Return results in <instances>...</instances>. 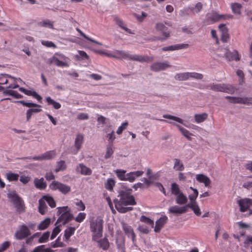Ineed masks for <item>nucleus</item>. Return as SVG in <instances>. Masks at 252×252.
I'll use <instances>...</instances> for the list:
<instances>
[{"label": "nucleus", "instance_id": "1", "mask_svg": "<svg viewBox=\"0 0 252 252\" xmlns=\"http://www.w3.org/2000/svg\"><path fill=\"white\" fill-rule=\"evenodd\" d=\"M131 189H124L120 191L118 197L119 200L115 201V206L117 210L122 213H126L132 209L131 207H126L127 205H134L136 202L133 195L131 194Z\"/></svg>", "mask_w": 252, "mask_h": 252}, {"label": "nucleus", "instance_id": "2", "mask_svg": "<svg viewBox=\"0 0 252 252\" xmlns=\"http://www.w3.org/2000/svg\"><path fill=\"white\" fill-rule=\"evenodd\" d=\"M114 58L118 60H129L134 61H137L141 63H148L152 61V59L145 56H141L139 55H130L129 52L124 50H115Z\"/></svg>", "mask_w": 252, "mask_h": 252}, {"label": "nucleus", "instance_id": "3", "mask_svg": "<svg viewBox=\"0 0 252 252\" xmlns=\"http://www.w3.org/2000/svg\"><path fill=\"white\" fill-rule=\"evenodd\" d=\"M49 65L54 64L58 67H67L69 66L70 60L63 54L56 53L46 62Z\"/></svg>", "mask_w": 252, "mask_h": 252}, {"label": "nucleus", "instance_id": "4", "mask_svg": "<svg viewBox=\"0 0 252 252\" xmlns=\"http://www.w3.org/2000/svg\"><path fill=\"white\" fill-rule=\"evenodd\" d=\"M57 209V214L60 216V217L58 219L55 225L59 223H62V224L65 225L66 223L73 219V215L70 213V209L67 206L59 207Z\"/></svg>", "mask_w": 252, "mask_h": 252}, {"label": "nucleus", "instance_id": "5", "mask_svg": "<svg viewBox=\"0 0 252 252\" xmlns=\"http://www.w3.org/2000/svg\"><path fill=\"white\" fill-rule=\"evenodd\" d=\"M103 220L100 217L93 219L90 222V229L94 233L93 240L97 241L102 235Z\"/></svg>", "mask_w": 252, "mask_h": 252}, {"label": "nucleus", "instance_id": "6", "mask_svg": "<svg viewBox=\"0 0 252 252\" xmlns=\"http://www.w3.org/2000/svg\"><path fill=\"white\" fill-rule=\"evenodd\" d=\"M207 88L215 92H220L233 94L236 91V89L232 85L225 83H215L210 84Z\"/></svg>", "mask_w": 252, "mask_h": 252}, {"label": "nucleus", "instance_id": "7", "mask_svg": "<svg viewBox=\"0 0 252 252\" xmlns=\"http://www.w3.org/2000/svg\"><path fill=\"white\" fill-rule=\"evenodd\" d=\"M219 51H220V53H217V55L220 57H224L229 61H238L240 60L238 53L236 50L233 52H230L226 48H221Z\"/></svg>", "mask_w": 252, "mask_h": 252}, {"label": "nucleus", "instance_id": "8", "mask_svg": "<svg viewBox=\"0 0 252 252\" xmlns=\"http://www.w3.org/2000/svg\"><path fill=\"white\" fill-rule=\"evenodd\" d=\"M49 187L52 190H59L64 194L68 193L71 190V188L69 186L56 181H53L50 185Z\"/></svg>", "mask_w": 252, "mask_h": 252}, {"label": "nucleus", "instance_id": "9", "mask_svg": "<svg viewBox=\"0 0 252 252\" xmlns=\"http://www.w3.org/2000/svg\"><path fill=\"white\" fill-rule=\"evenodd\" d=\"M156 29L157 31L160 32L162 35V37H158L156 38V40L164 41L168 38L170 36V32L166 27L162 23H158L156 24Z\"/></svg>", "mask_w": 252, "mask_h": 252}, {"label": "nucleus", "instance_id": "10", "mask_svg": "<svg viewBox=\"0 0 252 252\" xmlns=\"http://www.w3.org/2000/svg\"><path fill=\"white\" fill-rule=\"evenodd\" d=\"M171 67V65L168 61L156 62L150 65V69L154 72H159L165 70Z\"/></svg>", "mask_w": 252, "mask_h": 252}, {"label": "nucleus", "instance_id": "11", "mask_svg": "<svg viewBox=\"0 0 252 252\" xmlns=\"http://www.w3.org/2000/svg\"><path fill=\"white\" fill-rule=\"evenodd\" d=\"M31 234V233L28 226L25 224H23L20 226V229L15 232L14 237L16 239L22 240Z\"/></svg>", "mask_w": 252, "mask_h": 252}, {"label": "nucleus", "instance_id": "12", "mask_svg": "<svg viewBox=\"0 0 252 252\" xmlns=\"http://www.w3.org/2000/svg\"><path fill=\"white\" fill-rule=\"evenodd\" d=\"M251 199L244 198L238 200L237 203L240 207V211L242 212L247 211L251 207Z\"/></svg>", "mask_w": 252, "mask_h": 252}, {"label": "nucleus", "instance_id": "13", "mask_svg": "<svg viewBox=\"0 0 252 252\" xmlns=\"http://www.w3.org/2000/svg\"><path fill=\"white\" fill-rule=\"evenodd\" d=\"M15 102L19 103L23 105L28 107H33L34 108L30 109V110L33 113H37L38 112H40L42 111V109L40 108L41 107V106L40 105H38L36 103H32V102H25L24 100H20V101H15Z\"/></svg>", "mask_w": 252, "mask_h": 252}, {"label": "nucleus", "instance_id": "14", "mask_svg": "<svg viewBox=\"0 0 252 252\" xmlns=\"http://www.w3.org/2000/svg\"><path fill=\"white\" fill-rule=\"evenodd\" d=\"M163 117L165 119L172 120L175 122H178L179 123L182 124L184 125L185 126L190 128H193L194 129H197L199 127L197 126L194 125H190L189 126H187L184 123V121L180 118L174 116L170 115L169 114H164L163 115Z\"/></svg>", "mask_w": 252, "mask_h": 252}, {"label": "nucleus", "instance_id": "15", "mask_svg": "<svg viewBox=\"0 0 252 252\" xmlns=\"http://www.w3.org/2000/svg\"><path fill=\"white\" fill-rule=\"evenodd\" d=\"M157 120H159L160 121H161V122H164L165 123H167L173 124V125H175L180 130V131H181L182 134L185 137H186L189 140H191V137H190V135H192V134L190 133L188 130L183 128L180 125L176 124L175 123L172 122L171 121H169L163 120V119H157Z\"/></svg>", "mask_w": 252, "mask_h": 252}, {"label": "nucleus", "instance_id": "16", "mask_svg": "<svg viewBox=\"0 0 252 252\" xmlns=\"http://www.w3.org/2000/svg\"><path fill=\"white\" fill-rule=\"evenodd\" d=\"M122 228L125 234L128 237H131L133 242L135 241V234L133 228L124 222H122Z\"/></svg>", "mask_w": 252, "mask_h": 252}, {"label": "nucleus", "instance_id": "17", "mask_svg": "<svg viewBox=\"0 0 252 252\" xmlns=\"http://www.w3.org/2000/svg\"><path fill=\"white\" fill-rule=\"evenodd\" d=\"M19 90L20 92L24 93L25 94L27 95L33 96L34 98H36L39 102L41 101L42 97L34 90H27L23 87L19 88Z\"/></svg>", "mask_w": 252, "mask_h": 252}, {"label": "nucleus", "instance_id": "18", "mask_svg": "<svg viewBox=\"0 0 252 252\" xmlns=\"http://www.w3.org/2000/svg\"><path fill=\"white\" fill-rule=\"evenodd\" d=\"M187 210V206L180 207L174 205L169 208L168 212L174 215H179L186 213Z\"/></svg>", "mask_w": 252, "mask_h": 252}, {"label": "nucleus", "instance_id": "19", "mask_svg": "<svg viewBox=\"0 0 252 252\" xmlns=\"http://www.w3.org/2000/svg\"><path fill=\"white\" fill-rule=\"evenodd\" d=\"M76 171L81 174L85 176L91 175L92 173V171L91 168L88 167L83 163H80L77 166Z\"/></svg>", "mask_w": 252, "mask_h": 252}, {"label": "nucleus", "instance_id": "20", "mask_svg": "<svg viewBox=\"0 0 252 252\" xmlns=\"http://www.w3.org/2000/svg\"><path fill=\"white\" fill-rule=\"evenodd\" d=\"M167 220L168 218L165 216L160 218L156 221L154 231L157 233L159 232L164 225L167 222Z\"/></svg>", "mask_w": 252, "mask_h": 252}, {"label": "nucleus", "instance_id": "21", "mask_svg": "<svg viewBox=\"0 0 252 252\" xmlns=\"http://www.w3.org/2000/svg\"><path fill=\"white\" fill-rule=\"evenodd\" d=\"M196 179L199 183H203L206 187H208L211 182L209 177L202 174H197Z\"/></svg>", "mask_w": 252, "mask_h": 252}, {"label": "nucleus", "instance_id": "22", "mask_svg": "<svg viewBox=\"0 0 252 252\" xmlns=\"http://www.w3.org/2000/svg\"><path fill=\"white\" fill-rule=\"evenodd\" d=\"M7 197L10 202L13 204L20 200L22 198L19 196L15 190L9 191L7 194Z\"/></svg>", "mask_w": 252, "mask_h": 252}, {"label": "nucleus", "instance_id": "23", "mask_svg": "<svg viewBox=\"0 0 252 252\" xmlns=\"http://www.w3.org/2000/svg\"><path fill=\"white\" fill-rule=\"evenodd\" d=\"M16 210L19 213H23L26 211V206L24 201L22 198L17 201L16 203L13 204Z\"/></svg>", "mask_w": 252, "mask_h": 252}, {"label": "nucleus", "instance_id": "24", "mask_svg": "<svg viewBox=\"0 0 252 252\" xmlns=\"http://www.w3.org/2000/svg\"><path fill=\"white\" fill-rule=\"evenodd\" d=\"M48 211V207L47 206L45 200L41 198L38 201V212L41 215H44Z\"/></svg>", "mask_w": 252, "mask_h": 252}, {"label": "nucleus", "instance_id": "25", "mask_svg": "<svg viewBox=\"0 0 252 252\" xmlns=\"http://www.w3.org/2000/svg\"><path fill=\"white\" fill-rule=\"evenodd\" d=\"M208 117V114L207 113L201 114H195L194 115V121L197 124L204 122Z\"/></svg>", "mask_w": 252, "mask_h": 252}, {"label": "nucleus", "instance_id": "26", "mask_svg": "<svg viewBox=\"0 0 252 252\" xmlns=\"http://www.w3.org/2000/svg\"><path fill=\"white\" fill-rule=\"evenodd\" d=\"M34 184L37 189L41 190L45 189L46 187V183L43 178L40 179L35 178L34 179Z\"/></svg>", "mask_w": 252, "mask_h": 252}, {"label": "nucleus", "instance_id": "27", "mask_svg": "<svg viewBox=\"0 0 252 252\" xmlns=\"http://www.w3.org/2000/svg\"><path fill=\"white\" fill-rule=\"evenodd\" d=\"M176 202L179 205H184L188 202L187 196L182 192L175 196Z\"/></svg>", "mask_w": 252, "mask_h": 252}, {"label": "nucleus", "instance_id": "28", "mask_svg": "<svg viewBox=\"0 0 252 252\" xmlns=\"http://www.w3.org/2000/svg\"><path fill=\"white\" fill-rule=\"evenodd\" d=\"M84 141V136L82 134H78L75 140V146L76 148V151L74 154H76L81 148Z\"/></svg>", "mask_w": 252, "mask_h": 252}, {"label": "nucleus", "instance_id": "29", "mask_svg": "<svg viewBox=\"0 0 252 252\" xmlns=\"http://www.w3.org/2000/svg\"><path fill=\"white\" fill-rule=\"evenodd\" d=\"M174 78L178 81H186L189 79V72L178 73L175 75Z\"/></svg>", "mask_w": 252, "mask_h": 252}, {"label": "nucleus", "instance_id": "30", "mask_svg": "<svg viewBox=\"0 0 252 252\" xmlns=\"http://www.w3.org/2000/svg\"><path fill=\"white\" fill-rule=\"evenodd\" d=\"M98 242V246L103 250H107L109 248V243L107 239L103 238L100 240L96 241Z\"/></svg>", "mask_w": 252, "mask_h": 252}, {"label": "nucleus", "instance_id": "31", "mask_svg": "<svg viewBox=\"0 0 252 252\" xmlns=\"http://www.w3.org/2000/svg\"><path fill=\"white\" fill-rule=\"evenodd\" d=\"M45 99L48 104L52 105L55 109H59L61 108V104L59 102L55 101L51 97H46Z\"/></svg>", "mask_w": 252, "mask_h": 252}, {"label": "nucleus", "instance_id": "32", "mask_svg": "<svg viewBox=\"0 0 252 252\" xmlns=\"http://www.w3.org/2000/svg\"><path fill=\"white\" fill-rule=\"evenodd\" d=\"M51 223V219L49 218H46L42 221L38 225L37 229L39 230H43L46 229Z\"/></svg>", "mask_w": 252, "mask_h": 252}, {"label": "nucleus", "instance_id": "33", "mask_svg": "<svg viewBox=\"0 0 252 252\" xmlns=\"http://www.w3.org/2000/svg\"><path fill=\"white\" fill-rule=\"evenodd\" d=\"M174 169H175L176 171H183L184 170V165L179 159L175 158L174 159Z\"/></svg>", "mask_w": 252, "mask_h": 252}, {"label": "nucleus", "instance_id": "34", "mask_svg": "<svg viewBox=\"0 0 252 252\" xmlns=\"http://www.w3.org/2000/svg\"><path fill=\"white\" fill-rule=\"evenodd\" d=\"M42 197L45 200V202H46L48 204L50 207L53 208L56 207V201L52 196L49 195H44Z\"/></svg>", "mask_w": 252, "mask_h": 252}, {"label": "nucleus", "instance_id": "35", "mask_svg": "<svg viewBox=\"0 0 252 252\" xmlns=\"http://www.w3.org/2000/svg\"><path fill=\"white\" fill-rule=\"evenodd\" d=\"M171 193L175 196L181 193L182 191L181 190L179 185L176 183H172L171 185Z\"/></svg>", "mask_w": 252, "mask_h": 252}, {"label": "nucleus", "instance_id": "36", "mask_svg": "<svg viewBox=\"0 0 252 252\" xmlns=\"http://www.w3.org/2000/svg\"><path fill=\"white\" fill-rule=\"evenodd\" d=\"M186 206L187 207H188L191 209L194 213L197 216H200L201 215V211L197 203L194 202L193 204L189 203Z\"/></svg>", "mask_w": 252, "mask_h": 252}, {"label": "nucleus", "instance_id": "37", "mask_svg": "<svg viewBox=\"0 0 252 252\" xmlns=\"http://www.w3.org/2000/svg\"><path fill=\"white\" fill-rule=\"evenodd\" d=\"M115 21L116 24L118 26H119L121 28L125 30L126 32L130 34L133 33V32H131V30L126 27V25L121 19L119 18H116Z\"/></svg>", "mask_w": 252, "mask_h": 252}, {"label": "nucleus", "instance_id": "38", "mask_svg": "<svg viewBox=\"0 0 252 252\" xmlns=\"http://www.w3.org/2000/svg\"><path fill=\"white\" fill-rule=\"evenodd\" d=\"M231 8L232 12L236 14L240 15L241 14V10L242 5L238 3H233L231 4Z\"/></svg>", "mask_w": 252, "mask_h": 252}, {"label": "nucleus", "instance_id": "39", "mask_svg": "<svg viewBox=\"0 0 252 252\" xmlns=\"http://www.w3.org/2000/svg\"><path fill=\"white\" fill-rule=\"evenodd\" d=\"M115 173H116L118 178L121 181H126V171L122 169H117L115 171Z\"/></svg>", "mask_w": 252, "mask_h": 252}, {"label": "nucleus", "instance_id": "40", "mask_svg": "<svg viewBox=\"0 0 252 252\" xmlns=\"http://www.w3.org/2000/svg\"><path fill=\"white\" fill-rule=\"evenodd\" d=\"M115 185V181L112 178H109L107 180L104 184L105 188L108 190L111 191Z\"/></svg>", "mask_w": 252, "mask_h": 252}, {"label": "nucleus", "instance_id": "41", "mask_svg": "<svg viewBox=\"0 0 252 252\" xmlns=\"http://www.w3.org/2000/svg\"><path fill=\"white\" fill-rule=\"evenodd\" d=\"M43 155V159L44 160H50L54 158L56 155V152L55 151H47Z\"/></svg>", "mask_w": 252, "mask_h": 252}, {"label": "nucleus", "instance_id": "42", "mask_svg": "<svg viewBox=\"0 0 252 252\" xmlns=\"http://www.w3.org/2000/svg\"><path fill=\"white\" fill-rule=\"evenodd\" d=\"M75 228L73 227H69L64 230V236L66 240H69L75 232Z\"/></svg>", "mask_w": 252, "mask_h": 252}, {"label": "nucleus", "instance_id": "43", "mask_svg": "<svg viewBox=\"0 0 252 252\" xmlns=\"http://www.w3.org/2000/svg\"><path fill=\"white\" fill-rule=\"evenodd\" d=\"M190 189L193 191V193L189 196V198L190 200V202L189 203L193 204L194 202L197 203L196 201V199L198 196V192L196 189H194L191 187H190Z\"/></svg>", "mask_w": 252, "mask_h": 252}, {"label": "nucleus", "instance_id": "44", "mask_svg": "<svg viewBox=\"0 0 252 252\" xmlns=\"http://www.w3.org/2000/svg\"><path fill=\"white\" fill-rule=\"evenodd\" d=\"M117 248L119 250L124 251L125 239L123 237H118L116 239Z\"/></svg>", "mask_w": 252, "mask_h": 252}, {"label": "nucleus", "instance_id": "45", "mask_svg": "<svg viewBox=\"0 0 252 252\" xmlns=\"http://www.w3.org/2000/svg\"><path fill=\"white\" fill-rule=\"evenodd\" d=\"M225 98L228 99V102L230 103L241 104L242 97L226 96Z\"/></svg>", "mask_w": 252, "mask_h": 252}, {"label": "nucleus", "instance_id": "46", "mask_svg": "<svg viewBox=\"0 0 252 252\" xmlns=\"http://www.w3.org/2000/svg\"><path fill=\"white\" fill-rule=\"evenodd\" d=\"M7 78L10 79H13V77L6 74H1L0 75V84L3 85L6 84L8 83L9 80Z\"/></svg>", "mask_w": 252, "mask_h": 252}, {"label": "nucleus", "instance_id": "47", "mask_svg": "<svg viewBox=\"0 0 252 252\" xmlns=\"http://www.w3.org/2000/svg\"><path fill=\"white\" fill-rule=\"evenodd\" d=\"M6 179L10 182L16 181L18 180L19 175L16 173L9 172L6 174Z\"/></svg>", "mask_w": 252, "mask_h": 252}, {"label": "nucleus", "instance_id": "48", "mask_svg": "<svg viewBox=\"0 0 252 252\" xmlns=\"http://www.w3.org/2000/svg\"><path fill=\"white\" fill-rule=\"evenodd\" d=\"M79 55H76L75 56V58L77 60H84V59H89V56L87 54V53L84 51H78Z\"/></svg>", "mask_w": 252, "mask_h": 252}, {"label": "nucleus", "instance_id": "49", "mask_svg": "<svg viewBox=\"0 0 252 252\" xmlns=\"http://www.w3.org/2000/svg\"><path fill=\"white\" fill-rule=\"evenodd\" d=\"M39 25L41 27H48L51 29H53V22L49 20H45L39 23Z\"/></svg>", "mask_w": 252, "mask_h": 252}, {"label": "nucleus", "instance_id": "50", "mask_svg": "<svg viewBox=\"0 0 252 252\" xmlns=\"http://www.w3.org/2000/svg\"><path fill=\"white\" fill-rule=\"evenodd\" d=\"M140 220L142 222L146 223L152 227H153L154 226V220L145 216H142L140 218Z\"/></svg>", "mask_w": 252, "mask_h": 252}, {"label": "nucleus", "instance_id": "51", "mask_svg": "<svg viewBox=\"0 0 252 252\" xmlns=\"http://www.w3.org/2000/svg\"><path fill=\"white\" fill-rule=\"evenodd\" d=\"M114 153V150L112 145H108L106 148V152L104 158L107 159L111 157Z\"/></svg>", "mask_w": 252, "mask_h": 252}, {"label": "nucleus", "instance_id": "52", "mask_svg": "<svg viewBox=\"0 0 252 252\" xmlns=\"http://www.w3.org/2000/svg\"><path fill=\"white\" fill-rule=\"evenodd\" d=\"M203 75L197 72H189V79L190 78L196 80H202L203 78Z\"/></svg>", "mask_w": 252, "mask_h": 252}, {"label": "nucleus", "instance_id": "53", "mask_svg": "<svg viewBox=\"0 0 252 252\" xmlns=\"http://www.w3.org/2000/svg\"><path fill=\"white\" fill-rule=\"evenodd\" d=\"M77 31L80 33V34L83 36L85 38H86V39L92 42H94L96 44H98V45H101L102 44L98 42V41H97L95 40H94V39L92 38H90L89 37V36H87L84 32H83L80 29H77Z\"/></svg>", "mask_w": 252, "mask_h": 252}, {"label": "nucleus", "instance_id": "54", "mask_svg": "<svg viewBox=\"0 0 252 252\" xmlns=\"http://www.w3.org/2000/svg\"><path fill=\"white\" fill-rule=\"evenodd\" d=\"M50 234V232L49 231L44 232L39 239L38 242L41 243L46 242L48 240Z\"/></svg>", "mask_w": 252, "mask_h": 252}, {"label": "nucleus", "instance_id": "55", "mask_svg": "<svg viewBox=\"0 0 252 252\" xmlns=\"http://www.w3.org/2000/svg\"><path fill=\"white\" fill-rule=\"evenodd\" d=\"M66 168V165L65 162L63 160L59 161L57 163V167L55 169V172H58L61 170H63Z\"/></svg>", "mask_w": 252, "mask_h": 252}, {"label": "nucleus", "instance_id": "56", "mask_svg": "<svg viewBox=\"0 0 252 252\" xmlns=\"http://www.w3.org/2000/svg\"><path fill=\"white\" fill-rule=\"evenodd\" d=\"M128 125V123L127 121L122 123V125L118 128L116 133L119 135L122 134L123 131L127 128Z\"/></svg>", "mask_w": 252, "mask_h": 252}, {"label": "nucleus", "instance_id": "57", "mask_svg": "<svg viewBox=\"0 0 252 252\" xmlns=\"http://www.w3.org/2000/svg\"><path fill=\"white\" fill-rule=\"evenodd\" d=\"M241 104L252 105V97H242Z\"/></svg>", "mask_w": 252, "mask_h": 252}, {"label": "nucleus", "instance_id": "58", "mask_svg": "<svg viewBox=\"0 0 252 252\" xmlns=\"http://www.w3.org/2000/svg\"><path fill=\"white\" fill-rule=\"evenodd\" d=\"M61 229L60 228L59 225L56 226L53 230L52 234L51 235V239H54L57 235L60 232Z\"/></svg>", "mask_w": 252, "mask_h": 252}, {"label": "nucleus", "instance_id": "59", "mask_svg": "<svg viewBox=\"0 0 252 252\" xmlns=\"http://www.w3.org/2000/svg\"><path fill=\"white\" fill-rule=\"evenodd\" d=\"M86 214L85 213H79L75 218V220L78 222H82L86 218Z\"/></svg>", "mask_w": 252, "mask_h": 252}, {"label": "nucleus", "instance_id": "60", "mask_svg": "<svg viewBox=\"0 0 252 252\" xmlns=\"http://www.w3.org/2000/svg\"><path fill=\"white\" fill-rule=\"evenodd\" d=\"M147 14L144 12H142L141 13V15H139L137 14H134V17L139 21L142 22L144 19L147 17Z\"/></svg>", "mask_w": 252, "mask_h": 252}, {"label": "nucleus", "instance_id": "61", "mask_svg": "<svg viewBox=\"0 0 252 252\" xmlns=\"http://www.w3.org/2000/svg\"><path fill=\"white\" fill-rule=\"evenodd\" d=\"M41 42L43 46H45L47 47H56V45L51 41L42 40Z\"/></svg>", "mask_w": 252, "mask_h": 252}, {"label": "nucleus", "instance_id": "62", "mask_svg": "<svg viewBox=\"0 0 252 252\" xmlns=\"http://www.w3.org/2000/svg\"><path fill=\"white\" fill-rule=\"evenodd\" d=\"M107 137L108 138L109 142L112 145L116 138L114 130H112L111 133L107 134Z\"/></svg>", "mask_w": 252, "mask_h": 252}, {"label": "nucleus", "instance_id": "63", "mask_svg": "<svg viewBox=\"0 0 252 252\" xmlns=\"http://www.w3.org/2000/svg\"><path fill=\"white\" fill-rule=\"evenodd\" d=\"M245 247L252 248V237H248L244 242Z\"/></svg>", "mask_w": 252, "mask_h": 252}, {"label": "nucleus", "instance_id": "64", "mask_svg": "<svg viewBox=\"0 0 252 252\" xmlns=\"http://www.w3.org/2000/svg\"><path fill=\"white\" fill-rule=\"evenodd\" d=\"M10 243L8 241H5L0 246V252H2L6 250L9 246Z\"/></svg>", "mask_w": 252, "mask_h": 252}]
</instances>
